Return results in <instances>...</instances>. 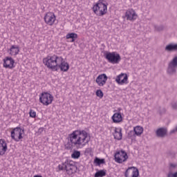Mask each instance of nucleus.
Masks as SVG:
<instances>
[{
  "instance_id": "f257e3e1",
  "label": "nucleus",
  "mask_w": 177,
  "mask_h": 177,
  "mask_svg": "<svg viewBox=\"0 0 177 177\" xmlns=\"http://www.w3.org/2000/svg\"><path fill=\"white\" fill-rule=\"evenodd\" d=\"M43 64L48 70L52 71H62L67 73L70 70V64L64 58L57 55H48L43 59Z\"/></svg>"
},
{
  "instance_id": "f03ea898",
  "label": "nucleus",
  "mask_w": 177,
  "mask_h": 177,
  "mask_svg": "<svg viewBox=\"0 0 177 177\" xmlns=\"http://www.w3.org/2000/svg\"><path fill=\"white\" fill-rule=\"evenodd\" d=\"M68 139L72 146L82 149L91 142V134L85 130H75L68 135Z\"/></svg>"
},
{
  "instance_id": "7ed1b4c3",
  "label": "nucleus",
  "mask_w": 177,
  "mask_h": 177,
  "mask_svg": "<svg viewBox=\"0 0 177 177\" xmlns=\"http://www.w3.org/2000/svg\"><path fill=\"white\" fill-rule=\"evenodd\" d=\"M109 3L104 0H98L96 3H94L92 7V10L98 17H103L106 16L108 12Z\"/></svg>"
},
{
  "instance_id": "20e7f679",
  "label": "nucleus",
  "mask_w": 177,
  "mask_h": 177,
  "mask_svg": "<svg viewBox=\"0 0 177 177\" xmlns=\"http://www.w3.org/2000/svg\"><path fill=\"white\" fill-rule=\"evenodd\" d=\"M76 169L75 162L71 160H66L64 162L58 165L59 171H66L68 175H73Z\"/></svg>"
},
{
  "instance_id": "39448f33",
  "label": "nucleus",
  "mask_w": 177,
  "mask_h": 177,
  "mask_svg": "<svg viewBox=\"0 0 177 177\" xmlns=\"http://www.w3.org/2000/svg\"><path fill=\"white\" fill-rule=\"evenodd\" d=\"M25 134L24 129L17 127L11 129L10 138L14 142H21L24 138Z\"/></svg>"
},
{
  "instance_id": "423d86ee",
  "label": "nucleus",
  "mask_w": 177,
  "mask_h": 177,
  "mask_svg": "<svg viewBox=\"0 0 177 177\" xmlns=\"http://www.w3.org/2000/svg\"><path fill=\"white\" fill-rule=\"evenodd\" d=\"M104 57L109 63L112 64H118L121 62V56L117 52H106L104 54Z\"/></svg>"
},
{
  "instance_id": "0eeeda50",
  "label": "nucleus",
  "mask_w": 177,
  "mask_h": 177,
  "mask_svg": "<svg viewBox=\"0 0 177 177\" xmlns=\"http://www.w3.org/2000/svg\"><path fill=\"white\" fill-rule=\"evenodd\" d=\"M53 95L48 92H43L39 95V102L43 104V106H49L53 102Z\"/></svg>"
},
{
  "instance_id": "6e6552de",
  "label": "nucleus",
  "mask_w": 177,
  "mask_h": 177,
  "mask_svg": "<svg viewBox=\"0 0 177 177\" xmlns=\"http://www.w3.org/2000/svg\"><path fill=\"white\" fill-rule=\"evenodd\" d=\"M115 161L118 164H122L128 160V153L124 150L117 151L114 155Z\"/></svg>"
},
{
  "instance_id": "1a4fd4ad",
  "label": "nucleus",
  "mask_w": 177,
  "mask_h": 177,
  "mask_svg": "<svg viewBox=\"0 0 177 177\" xmlns=\"http://www.w3.org/2000/svg\"><path fill=\"white\" fill-rule=\"evenodd\" d=\"M138 17V13L133 8H129L124 13V18L129 21H135Z\"/></svg>"
},
{
  "instance_id": "9d476101",
  "label": "nucleus",
  "mask_w": 177,
  "mask_h": 177,
  "mask_svg": "<svg viewBox=\"0 0 177 177\" xmlns=\"http://www.w3.org/2000/svg\"><path fill=\"white\" fill-rule=\"evenodd\" d=\"M3 67L4 68H9L10 70L15 68L16 67L15 59L12 57H6L3 59Z\"/></svg>"
},
{
  "instance_id": "9b49d317",
  "label": "nucleus",
  "mask_w": 177,
  "mask_h": 177,
  "mask_svg": "<svg viewBox=\"0 0 177 177\" xmlns=\"http://www.w3.org/2000/svg\"><path fill=\"white\" fill-rule=\"evenodd\" d=\"M44 21L47 26H53L56 21V15L52 12H47L44 16Z\"/></svg>"
},
{
  "instance_id": "f8f14e48",
  "label": "nucleus",
  "mask_w": 177,
  "mask_h": 177,
  "mask_svg": "<svg viewBox=\"0 0 177 177\" xmlns=\"http://www.w3.org/2000/svg\"><path fill=\"white\" fill-rule=\"evenodd\" d=\"M107 80L109 77L105 73L100 74L95 79V82L97 86L103 87L107 84Z\"/></svg>"
},
{
  "instance_id": "ddd939ff",
  "label": "nucleus",
  "mask_w": 177,
  "mask_h": 177,
  "mask_svg": "<svg viewBox=\"0 0 177 177\" xmlns=\"http://www.w3.org/2000/svg\"><path fill=\"white\" fill-rule=\"evenodd\" d=\"M125 177H139V169L135 167H128L124 171Z\"/></svg>"
},
{
  "instance_id": "4468645a",
  "label": "nucleus",
  "mask_w": 177,
  "mask_h": 177,
  "mask_svg": "<svg viewBox=\"0 0 177 177\" xmlns=\"http://www.w3.org/2000/svg\"><path fill=\"white\" fill-rule=\"evenodd\" d=\"M115 81L118 85H127L129 83L127 73H120L116 76Z\"/></svg>"
},
{
  "instance_id": "2eb2a0df",
  "label": "nucleus",
  "mask_w": 177,
  "mask_h": 177,
  "mask_svg": "<svg viewBox=\"0 0 177 177\" xmlns=\"http://www.w3.org/2000/svg\"><path fill=\"white\" fill-rule=\"evenodd\" d=\"M177 67V56L175 57L173 60L169 63L167 72L169 74H174L176 71Z\"/></svg>"
},
{
  "instance_id": "dca6fc26",
  "label": "nucleus",
  "mask_w": 177,
  "mask_h": 177,
  "mask_svg": "<svg viewBox=\"0 0 177 177\" xmlns=\"http://www.w3.org/2000/svg\"><path fill=\"white\" fill-rule=\"evenodd\" d=\"M20 52V47L17 45H12L8 50L10 56H17Z\"/></svg>"
},
{
  "instance_id": "f3484780",
  "label": "nucleus",
  "mask_w": 177,
  "mask_h": 177,
  "mask_svg": "<svg viewBox=\"0 0 177 177\" xmlns=\"http://www.w3.org/2000/svg\"><path fill=\"white\" fill-rule=\"evenodd\" d=\"M8 150V144L3 139H0V156H3Z\"/></svg>"
},
{
  "instance_id": "a211bd4d",
  "label": "nucleus",
  "mask_w": 177,
  "mask_h": 177,
  "mask_svg": "<svg viewBox=\"0 0 177 177\" xmlns=\"http://www.w3.org/2000/svg\"><path fill=\"white\" fill-rule=\"evenodd\" d=\"M113 136L117 140H121V139H122V129L120 127H115Z\"/></svg>"
},
{
  "instance_id": "6ab92c4d",
  "label": "nucleus",
  "mask_w": 177,
  "mask_h": 177,
  "mask_svg": "<svg viewBox=\"0 0 177 177\" xmlns=\"http://www.w3.org/2000/svg\"><path fill=\"white\" fill-rule=\"evenodd\" d=\"M111 118L113 122L115 124H118L122 122V115H121V113H115Z\"/></svg>"
},
{
  "instance_id": "aec40b11",
  "label": "nucleus",
  "mask_w": 177,
  "mask_h": 177,
  "mask_svg": "<svg viewBox=\"0 0 177 177\" xmlns=\"http://www.w3.org/2000/svg\"><path fill=\"white\" fill-rule=\"evenodd\" d=\"M143 127L140 126H136L133 128L134 136H142L143 133Z\"/></svg>"
},
{
  "instance_id": "412c9836",
  "label": "nucleus",
  "mask_w": 177,
  "mask_h": 177,
  "mask_svg": "<svg viewBox=\"0 0 177 177\" xmlns=\"http://www.w3.org/2000/svg\"><path fill=\"white\" fill-rule=\"evenodd\" d=\"M156 134L158 136L162 138V136H165V135H167V129L164 128L158 129L156 131Z\"/></svg>"
},
{
  "instance_id": "4be33fe9",
  "label": "nucleus",
  "mask_w": 177,
  "mask_h": 177,
  "mask_svg": "<svg viewBox=\"0 0 177 177\" xmlns=\"http://www.w3.org/2000/svg\"><path fill=\"white\" fill-rule=\"evenodd\" d=\"M66 39H72V42H74L77 38H78V35L77 33H68L66 36Z\"/></svg>"
},
{
  "instance_id": "5701e85b",
  "label": "nucleus",
  "mask_w": 177,
  "mask_h": 177,
  "mask_svg": "<svg viewBox=\"0 0 177 177\" xmlns=\"http://www.w3.org/2000/svg\"><path fill=\"white\" fill-rule=\"evenodd\" d=\"M81 157V151L75 150L71 154V158L74 160H78Z\"/></svg>"
},
{
  "instance_id": "b1692460",
  "label": "nucleus",
  "mask_w": 177,
  "mask_h": 177,
  "mask_svg": "<svg viewBox=\"0 0 177 177\" xmlns=\"http://www.w3.org/2000/svg\"><path fill=\"white\" fill-rule=\"evenodd\" d=\"M166 50L171 52L172 50H177V44H169L165 48Z\"/></svg>"
},
{
  "instance_id": "393cba45",
  "label": "nucleus",
  "mask_w": 177,
  "mask_h": 177,
  "mask_svg": "<svg viewBox=\"0 0 177 177\" xmlns=\"http://www.w3.org/2000/svg\"><path fill=\"white\" fill-rule=\"evenodd\" d=\"M105 175H106V170H100L95 174L94 177H103Z\"/></svg>"
},
{
  "instance_id": "a878e982",
  "label": "nucleus",
  "mask_w": 177,
  "mask_h": 177,
  "mask_svg": "<svg viewBox=\"0 0 177 177\" xmlns=\"http://www.w3.org/2000/svg\"><path fill=\"white\" fill-rule=\"evenodd\" d=\"M104 162H105L104 159L95 158L94 160V164H96V165H102V164H104Z\"/></svg>"
},
{
  "instance_id": "bb28decb",
  "label": "nucleus",
  "mask_w": 177,
  "mask_h": 177,
  "mask_svg": "<svg viewBox=\"0 0 177 177\" xmlns=\"http://www.w3.org/2000/svg\"><path fill=\"white\" fill-rule=\"evenodd\" d=\"M95 95L97 97H100V99H102L104 96L103 91L100 89L96 91Z\"/></svg>"
},
{
  "instance_id": "cd10ccee",
  "label": "nucleus",
  "mask_w": 177,
  "mask_h": 177,
  "mask_svg": "<svg viewBox=\"0 0 177 177\" xmlns=\"http://www.w3.org/2000/svg\"><path fill=\"white\" fill-rule=\"evenodd\" d=\"M29 115L30 117H31V118H35V117H37V112H35V111L32 109H30L29 112Z\"/></svg>"
},
{
  "instance_id": "c85d7f7f",
  "label": "nucleus",
  "mask_w": 177,
  "mask_h": 177,
  "mask_svg": "<svg viewBox=\"0 0 177 177\" xmlns=\"http://www.w3.org/2000/svg\"><path fill=\"white\" fill-rule=\"evenodd\" d=\"M168 177H177V172L175 174L169 173Z\"/></svg>"
},
{
  "instance_id": "c756f323",
  "label": "nucleus",
  "mask_w": 177,
  "mask_h": 177,
  "mask_svg": "<svg viewBox=\"0 0 177 177\" xmlns=\"http://www.w3.org/2000/svg\"><path fill=\"white\" fill-rule=\"evenodd\" d=\"M173 109H176L177 110V102L176 104H172Z\"/></svg>"
},
{
  "instance_id": "7c9ffc66",
  "label": "nucleus",
  "mask_w": 177,
  "mask_h": 177,
  "mask_svg": "<svg viewBox=\"0 0 177 177\" xmlns=\"http://www.w3.org/2000/svg\"><path fill=\"white\" fill-rule=\"evenodd\" d=\"M176 166H177L176 164H170V167H171V168H175V167H176Z\"/></svg>"
}]
</instances>
